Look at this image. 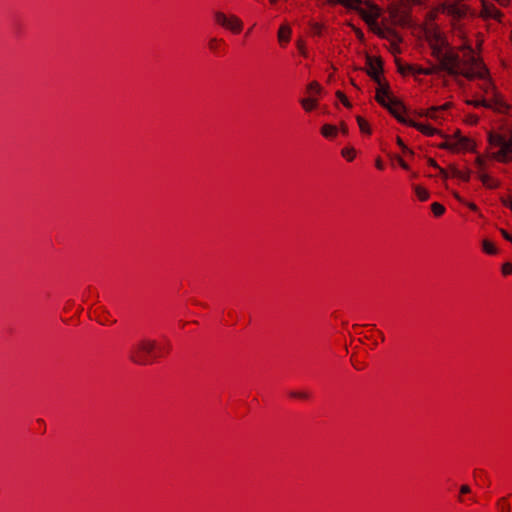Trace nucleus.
<instances>
[{
  "instance_id": "4468645a",
  "label": "nucleus",
  "mask_w": 512,
  "mask_h": 512,
  "mask_svg": "<svg viewBox=\"0 0 512 512\" xmlns=\"http://www.w3.org/2000/svg\"><path fill=\"white\" fill-rule=\"evenodd\" d=\"M481 15L484 18L494 19L501 21L503 17L502 12L492 3L483 2V8L481 11Z\"/></svg>"
},
{
  "instance_id": "473e14b6",
  "label": "nucleus",
  "mask_w": 512,
  "mask_h": 512,
  "mask_svg": "<svg viewBox=\"0 0 512 512\" xmlns=\"http://www.w3.org/2000/svg\"><path fill=\"white\" fill-rule=\"evenodd\" d=\"M482 249L488 255H495L497 253V249H496L495 245L489 240L483 241Z\"/></svg>"
},
{
  "instance_id": "423d86ee",
  "label": "nucleus",
  "mask_w": 512,
  "mask_h": 512,
  "mask_svg": "<svg viewBox=\"0 0 512 512\" xmlns=\"http://www.w3.org/2000/svg\"><path fill=\"white\" fill-rule=\"evenodd\" d=\"M444 137V141L437 144L439 149L448 150L452 153L468 152L473 151L475 148V142L469 137H449L447 135H441Z\"/></svg>"
},
{
  "instance_id": "f03ea898",
  "label": "nucleus",
  "mask_w": 512,
  "mask_h": 512,
  "mask_svg": "<svg viewBox=\"0 0 512 512\" xmlns=\"http://www.w3.org/2000/svg\"><path fill=\"white\" fill-rule=\"evenodd\" d=\"M171 351L170 342L165 339L143 337L131 344L127 357L140 366H148L166 357Z\"/></svg>"
},
{
  "instance_id": "a878e982",
  "label": "nucleus",
  "mask_w": 512,
  "mask_h": 512,
  "mask_svg": "<svg viewBox=\"0 0 512 512\" xmlns=\"http://www.w3.org/2000/svg\"><path fill=\"white\" fill-rule=\"evenodd\" d=\"M467 104L472 105L475 108L478 107H485V108H493V109H500L497 105L492 103V101L482 99V100H469L467 101Z\"/></svg>"
},
{
  "instance_id": "052dcab7",
  "label": "nucleus",
  "mask_w": 512,
  "mask_h": 512,
  "mask_svg": "<svg viewBox=\"0 0 512 512\" xmlns=\"http://www.w3.org/2000/svg\"><path fill=\"white\" fill-rule=\"evenodd\" d=\"M342 131L345 133L346 132V127L344 125H342Z\"/></svg>"
},
{
  "instance_id": "a211bd4d",
  "label": "nucleus",
  "mask_w": 512,
  "mask_h": 512,
  "mask_svg": "<svg viewBox=\"0 0 512 512\" xmlns=\"http://www.w3.org/2000/svg\"><path fill=\"white\" fill-rule=\"evenodd\" d=\"M471 173L470 169L460 170L453 164L449 165V175L451 178H458L464 182H468L471 178Z\"/></svg>"
},
{
  "instance_id": "f8f14e48",
  "label": "nucleus",
  "mask_w": 512,
  "mask_h": 512,
  "mask_svg": "<svg viewBox=\"0 0 512 512\" xmlns=\"http://www.w3.org/2000/svg\"><path fill=\"white\" fill-rule=\"evenodd\" d=\"M451 106V102H446L440 106H432L426 110L425 116L432 120L439 121L443 119V113L450 109Z\"/></svg>"
},
{
  "instance_id": "bf43d9fd",
  "label": "nucleus",
  "mask_w": 512,
  "mask_h": 512,
  "mask_svg": "<svg viewBox=\"0 0 512 512\" xmlns=\"http://www.w3.org/2000/svg\"><path fill=\"white\" fill-rule=\"evenodd\" d=\"M279 0H269L271 4H276Z\"/></svg>"
},
{
  "instance_id": "0eeeda50",
  "label": "nucleus",
  "mask_w": 512,
  "mask_h": 512,
  "mask_svg": "<svg viewBox=\"0 0 512 512\" xmlns=\"http://www.w3.org/2000/svg\"><path fill=\"white\" fill-rule=\"evenodd\" d=\"M352 330L355 334L362 336L361 341H368V345L371 349L376 347L379 342L384 341V334L382 331L378 330L375 325H359L355 324L352 326Z\"/></svg>"
},
{
  "instance_id": "aec40b11",
  "label": "nucleus",
  "mask_w": 512,
  "mask_h": 512,
  "mask_svg": "<svg viewBox=\"0 0 512 512\" xmlns=\"http://www.w3.org/2000/svg\"><path fill=\"white\" fill-rule=\"evenodd\" d=\"M208 49L215 55H219L225 49V41L222 38L212 37L207 43Z\"/></svg>"
},
{
  "instance_id": "7c9ffc66",
  "label": "nucleus",
  "mask_w": 512,
  "mask_h": 512,
  "mask_svg": "<svg viewBox=\"0 0 512 512\" xmlns=\"http://www.w3.org/2000/svg\"><path fill=\"white\" fill-rule=\"evenodd\" d=\"M431 211L435 217H441L445 213L446 209L441 203L433 202L431 204Z\"/></svg>"
},
{
  "instance_id": "f3484780",
  "label": "nucleus",
  "mask_w": 512,
  "mask_h": 512,
  "mask_svg": "<svg viewBox=\"0 0 512 512\" xmlns=\"http://www.w3.org/2000/svg\"><path fill=\"white\" fill-rule=\"evenodd\" d=\"M392 99L389 96V85L381 84L379 88L376 90L375 100L383 107H387L389 105V100Z\"/></svg>"
},
{
  "instance_id": "4d7b16f0",
  "label": "nucleus",
  "mask_w": 512,
  "mask_h": 512,
  "mask_svg": "<svg viewBox=\"0 0 512 512\" xmlns=\"http://www.w3.org/2000/svg\"><path fill=\"white\" fill-rule=\"evenodd\" d=\"M356 34H357L358 38H360V39L363 38V32L361 30H357Z\"/></svg>"
},
{
  "instance_id": "412c9836",
  "label": "nucleus",
  "mask_w": 512,
  "mask_h": 512,
  "mask_svg": "<svg viewBox=\"0 0 512 512\" xmlns=\"http://www.w3.org/2000/svg\"><path fill=\"white\" fill-rule=\"evenodd\" d=\"M377 34L381 38H385V39L390 40L392 45H397V44H399L402 41V39L399 36V34L396 31H394L392 29H389V28H387L385 30H382V29L379 28L377 30Z\"/></svg>"
},
{
  "instance_id": "8fccbe9b",
  "label": "nucleus",
  "mask_w": 512,
  "mask_h": 512,
  "mask_svg": "<svg viewBox=\"0 0 512 512\" xmlns=\"http://www.w3.org/2000/svg\"><path fill=\"white\" fill-rule=\"evenodd\" d=\"M501 234L502 236L509 242L512 243V235L510 233H508L506 230L504 229H501Z\"/></svg>"
},
{
  "instance_id": "4be33fe9",
  "label": "nucleus",
  "mask_w": 512,
  "mask_h": 512,
  "mask_svg": "<svg viewBox=\"0 0 512 512\" xmlns=\"http://www.w3.org/2000/svg\"><path fill=\"white\" fill-rule=\"evenodd\" d=\"M479 180L482 182L483 186L488 189H496L500 186L499 180L487 174L486 172L479 171Z\"/></svg>"
},
{
  "instance_id": "c85d7f7f",
  "label": "nucleus",
  "mask_w": 512,
  "mask_h": 512,
  "mask_svg": "<svg viewBox=\"0 0 512 512\" xmlns=\"http://www.w3.org/2000/svg\"><path fill=\"white\" fill-rule=\"evenodd\" d=\"M356 120H357V124L359 126L360 131L364 134L370 135L371 128H370V124L368 123V121L366 119H364L362 116H357Z\"/></svg>"
},
{
  "instance_id": "6ab92c4d",
  "label": "nucleus",
  "mask_w": 512,
  "mask_h": 512,
  "mask_svg": "<svg viewBox=\"0 0 512 512\" xmlns=\"http://www.w3.org/2000/svg\"><path fill=\"white\" fill-rule=\"evenodd\" d=\"M292 30L289 25L283 24L279 27L277 37L279 44L285 47L291 40Z\"/></svg>"
},
{
  "instance_id": "bb28decb",
  "label": "nucleus",
  "mask_w": 512,
  "mask_h": 512,
  "mask_svg": "<svg viewBox=\"0 0 512 512\" xmlns=\"http://www.w3.org/2000/svg\"><path fill=\"white\" fill-rule=\"evenodd\" d=\"M414 191H415L416 197L421 202L427 201L429 199V197H430L429 191L425 187H423L421 185H416L415 188H414Z\"/></svg>"
},
{
  "instance_id": "a18cd8bd",
  "label": "nucleus",
  "mask_w": 512,
  "mask_h": 512,
  "mask_svg": "<svg viewBox=\"0 0 512 512\" xmlns=\"http://www.w3.org/2000/svg\"><path fill=\"white\" fill-rule=\"evenodd\" d=\"M408 5H421L424 0H401Z\"/></svg>"
},
{
  "instance_id": "de8ad7c7",
  "label": "nucleus",
  "mask_w": 512,
  "mask_h": 512,
  "mask_svg": "<svg viewBox=\"0 0 512 512\" xmlns=\"http://www.w3.org/2000/svg\"><path fill=\"white\" fill-rule=\"evenodd\" d=\"M471 492V489L468 485H462L460 487V495L468 494Z\"/></svg>"
},
{
  "instance_id": "20e7f679",
  "label": "nucleus",
  "mask_w": 512,
  "mask_h": 512,
  "mask_svg": "<svg viewBox=\"0 0 512 512\" xmlns=\"http://www.w3.org/2000/svg\"><path fill=\"white\" fill-rule=\"evenodd\" d=\"M424 34L433 57H442L445 53L461 55L460 45L458 47H451L435 23H427L424 28Z\"/></svg>"
},
{
  "instance_id": "37998d69",
  "label": "nucleus",
  "mask_w": 512,
  "mask_h": 512,
  "mask_svg": "<svg viewBox=\"0 0 512 512\" xmlns=\"http://www.w3.org/2000/svg\"><path fill=\"white\" fill-rule=\"evenodd\" d=\"M479 121V118L478 116L476 115H470L467 117V123L471 124V125H476Z\"/></svg>"
},
{
  "instance_id": "9d476101",
  "label": "nucleus",
  "mask_w": 512,
  "mask_h": 512,
  "mask_svg": "<svg viewBox=\"0 0 512 512\" xmlns=\"http://www.w3.org/2000/svg\"><path fill=\"white\" fill-rule=\"evenodd\" d=\"M367 74L378 85H381V74L383 72V62L380 58H373L368 56L366 60Z\"/></svg>"
},
{
  "instance_id": "ddd939ff",
  "label": "nucleus",
  "mask_w": 512,
  "mask_h": 512,
  "mask_svg": "<svg viewBox=\"0 0 512 512\" xmlns=\"http://www.w3.org/2000/svg\"><path fill=\"white\" fill-rule=\"evenodd\" d=\"M409 126L416 128L419 132L428 137L434 135H442V132L439 129L431 126L430 124H424L416 122L414 120H409Z\"/></svg>"
},
{
  "instance_id": "2eb2a0df",
  "label": "nucleus",
  "mask_w": 512,
  "mask_h": 512,
  "mask_svg": "<svg viewBox=\"0 0 512 512\" xmlns=\"http://www.w3.org/2000/svg\"><path fill=\"white\" fill-rule=\"evenodd\" d=\"M93 316L102 325H110L116 322L114 316L103 307H96L93 310Z\"/></svg>"
},
{
  "instance_id": "e433bc0d",
  "label": "nucleus",
  "mask_w": 512,
  "mask_h": 512,
  "mask_svg": "<svg viewBox=\"0 0 512 512\" xmlns=\"http://www.w3.org/2000/svg\"><path fill=\"white\" fill-rule=\"evenodd\" d=\"M321 91V85L317 81H312L307 86V92L309 94H319Z\"/></svg>"
},
{
  "instance_id": "39448f33",
  "label": "nucleus",
  "mask_w": 512,
  "mask_h": 512,
  "mask_svg": "<svg viewBox=\"0 0 512 512\" xmlns=\"http://www.w3.org/2000/svg\"><path fill=\"white\" fill-rule=\"evenodd\" d=\"M488 143L491 149H497L491 152V159L503 164L512 162V140L506 134L489 132Z\"/></svg>"
},
{
  "instance_id": "6e6552de",
  "label": "nucleus",
  "mask_w": 512,
  "mask_h": 512,
  "mask_svg": "<svg viewBox=\"0 0 512 512\" xmlns=\"http://www.w3.org/2000/svg\"><path fill=\"white\" fill-rule=\"evenodd\" d=\"M213 19L215 24L234 35L240 34L244 27L243 21L234 14L227 15L222 11H216L213 15Z\"/></svg>"
},
{
  "instance_id": "3c124183",
  "label": "nucleus",
  "mask_w": 512,
  "mask_h": 512,
  "mask_svg": "<svg viewBox=\"0 0 512 512\" xmlns=\"http://www.w3.org/2000/svg\"><path fill=\"white\" fill-rule=\"evenodd\" d=\"M428 165L435 168V169H438L440 166L437 164L436 160L433 159V158H429L428 159Z\"/></svg>"
},
{
  "instance_id": "f257e3e1",
  "label": "nucleus",
  "mask_w": 512,
  "mask_h": 512,
  "mask_svg": "<svg viewBox=\"0 0 512 512\" xmlns=\"http://www.w3.org/2000/svg\"><path fill=\"white\" fill-rule=\"evenodd\" d=\"M460 54L445 53L442 57H434L438 64H431L428 67L418 69V74L434 75L440 71H445L449 75H461L467 79L474 77H482L486 71V65L482 59L476 55L470 43H462L460 45Z\"/></svg>"
},
{
  "instance_id": "6e6d98bb",
  "label": "nucleus",
  "mask_w": 512,
  "mask_h": 512,
  "mask_svg": "<svg viewBox=\"0 0 512 512\" xmlns=\"http://www.w3.org/2000/svg\"><path fill=\"white\" fill-rule=\"evenodd\" d=\"M454 197L461 203H465L458 193H454Z\"/></svg>"
},
{
  "instance_id": "1a4fd4ad",
  "label": "nucleus",
  "mask_w": 512,
  "mask_h": 512,
  "mask_svg": "<svg viewBox=\"0 0 512 512\" xmlns=\"http://www.w3.org/2000/svg\"><path fill=\"white\" fill-rule=\"evenodd\" d=\"M486 71L487 72L482 77L477 76V77H474L472 80H474V79L482 80L483 82L480 85V88L484 92V94L492 96L491 99H489V101H492V103H494L498 107H502L503 101H502L501 97L496 92V87L489 77V70L487 68H486Z\"/></svg>"
},
{
  "instance_id": "58836bf2",
  "label": "nucleus",
  "mask_w": 512,
  "mask_h": 512,
  "mask_svg": "<svg viewBox=\"0 0 512 512\" xmlns=\"http://www.w3.org/2000/svg\"><path fill=\"white\" fill-rule=\"evenodd\" d=\"M501 272H502L503 276L512 275V263L505 262L501 267Z\"/></svg>"
},
{
  "instance_id": "79ce46f5",
  "label": "nucleus",
  "mask_w": 512,
  "mask_h": 512,
  "mask_svg": "<svg viewBox=\"0 0 512 512\" xmlns=\"http://www.w3.org/2000/svg\"><path fill=\"white\" fill-rule=\"evenodd\" d=\"M375 167L380 171H383L385 169V165L380 157L376 158Z\"/></svg>"
},
{
  "instance_id": "4c0bfd02",
  "label": "nucleus",
  "mask_w": 512,
  "mask_h": 512,
  "mask_svg": "<svg viewBox=\"0 0 512 512\" xmlns=\"http://www.w3.org/2000/svg\"><path fill=\"white\" fill-rule=\"evenodd\" d=\"M336 97L339 99V101L347 108H351V103L350 101L348 100L347 96L345 95L344 92L340 91V90H337L336 93H335Z\"/></svg>"
},
{
  "instance_id": "9b49d317",
  "label": "nucleus",
  "mask_w": 512,
  "mask_h": 512,
  "mask_svg": "<svg viewBox=\"0 0 512 512\" xmlns=\"http://www.w3.org/2000/svg\"><path fill=\"white\" fill-rule=\"evenodd\" d=\"M388 111L398 120V122L409 126V120L405 117V107L397 99H390L389 105L386 107Z\"/></svg>"
},
{
  "instance_id": "393cba45",
  "label": "nucleus",
  "mask_w": 512,
  "mask_h": 512,
  "mask_svg": "<svg viewBox=\"0 0 512 512\" xmlns=\"http://www.w3.org/2000/svg\"><path fill=\"white\" fill-rule=\"evenodd\" d=\"M300 104L305 112H311L318 106V100L312 97L303 98Z\"/></svg>"
},
{
  "instance_id": "5fc2aeb1",
  "label": "nucleus",
  "mask_w": 512,
  "mask_h": 512,
  "mask_svg": "<svg viewBox=\"0 0 512 512\" xmlns=\"http://www.w3.org/2000/svg\"><path fill=\"white\" fill-rule=\"evenodd\" d=\"M352 363H353V366L357 369V370H361L363 369V365H357V363L355 362L354 360V357H352Z\"/></svg>"
},
{
  "instance_id": "13d9d810",
  "label": "nucleus",
  "mask_w": 512,
  "mask_h": 512,
  "mask_svg": "<svg viewBox=\"0 0 512 512\" xmlns=\"http://www.w3.org/2000/svg\"><path fill=\"white\" fill-rule=\"evenodd\" d=\"M507 137L512 140V126L508 129Z\"/></svg>"
},
{
  "instance_id": "c9c22d12",
  "label": "nucleus",
  "mask_w": 512,
  "mask_h": 512,
  "mask_svg": "<svg viewBox=\"0 0 512 512\" xmlns=\"http://www.w3.org/2000/svg\"><path fill=\"white\" fill-rule=\"evenodd\" d=\"M475 165L477 167V174L479 175V171L485 172L486 170V157L479 155L475 159Z\"/></svg>"
},
{
  "instance_id": "b1692460",
  "label": "nucleus",
  "mask_w": 512,
  "mask_h": 512,
  "mask_svg": "<svg viewBox=\"0 0 512 512\" xmlns=\"http://www.w3.org/2000/svg\"><path fill=\"white\" fill-rule=\"evenodd\" d=\"M362 0H328L327 3L329 5L340 4L346 8L350 9H358L359 4Z\"/></svg>"
},
{
  "instance_id": "ea45409f",
  "label": "nucleus",
  "mask_w": 512,
  "mask_h": 512,
  "mask_svg": "<svg viewBox=\"0 0 512 512\" xmlns=\"http://www.w3.org/2000/svg\"><path fill=\"white\" fill-rule=\"evenodd\" d=\"M396 142H397L398 146L401 147L403 152H410L411 153V150L408 149V147L404 144L403 140L400 137H397Z\"/></svg>"
},
{
  "instance_id": "603ef678",
  "label": "nucleus",
  "mask_w": 512,
  "mask_h": 512,
  "mask_svg": "<svg viewBox=\"0 0 512 512\" xmlns=\"http://www.w3.org/2000/svg\"><path fill=\"white\" fill-rule=\"evenodd\" d=\"M297 47L300 51V53H302L303 55L305 54V46H304V43L302 41H298L297 42Z\"/></svg>"
},
{
  "instance_id": "864d4df0",
  "label": "nucleus",
  "mask_w": 512,
  "mask_h": 512,
  "mask_svg": "<svg viewBox=\"0 0 512 512\" xmlns=\"http://www.w3.org/2000/svg\"><path fill=\"white\" fill-rule=\"evenodd\" d=\"M449 137H455V139H458L459 137H463V136L461 135L460 130H457L454 132L453 135H449Z\"/></svg>"
},
{
  "instance_id": "2f4dec72",
  "label": "nucleus",
  "mask_w": 512,
  "mask_h": 512,
  "mask_svg": "<svg viewBox=\"0 0 512 512\" xmlns=\"http://www.w3.org/2000/svg\"><path fill=\"white\" fill-rule=\"evenodd\" d=\"M341 155L348 161L352 162L356 157V150L352 147L343 148Z\"/></svg>"
},
{
  "instance_id": "f704fd0d",
  "label": "nucleus",
  "mask_w": 512,
  "mask_h": 512,
  "mask_svg": "<svg viewBox=\"0 0 512 512\" xmlns=\"http://www.w3.org/2000/svg\"><path fill=\"white\" fill-rule=\"evenodd\" d=\"M497 510L498 512H509L511 510L510 503L506 497H503L497 502Z\"/></svg>"
},
{
  "instance_id": "dca6fc26",
  "label": "nucleus",
  "mask_w": 512,
  "mask_h": 512,
  "mask_svg": "<svg viewBox=\"0 0 512 512\" xmlns=\"http://www.w3.org/2000/svg\"><path fill=\"white\" fill-rule=\"evenodd\" d=\"M395 62H396V66H397V71L400 74H402L403 76L419 75L417 70L421 69L420 65H418V64L402 63L400 59H396Z\"/></svg>"
},
{
  "instance_id": "cd10ccee",
  "label": "nucleus",
  "mask_w": 512,
  "mask_h": 512,
  "mask_svg": "<svg viewBox=\"0 0 512 512\" xmlns=\"http://www.w3.org/2000/svg\"><path fill=\"white\" fill-rule=\"evenodd\" d=\"M362 18L365 20L366 23L371 24L376 21V19L379 17L378 10L374 8L370 13H367L364 10H361Z\"/></svg>"
},
{
  "instance_id": "72a5a7b5",
  "label": "nucleus",
  "mask_w": 512,
  "mask_h": 512,
  "mask_svg": "<svg viewBox=\"0 0 512 512\" xmlns=\"http://www.w3.org/2000/svg\"><path fill=\"white\" fill-rule=\"evenodd\" d=\"M324 29H325V26L322 23H318V22L310 23V30H311L312 35H314V36H321Z\"/></svg>"
},
{
  "instance_id": "680f3d73",
  "label": "nucleus",
  "mask_w": 512,
  "mask_h": 512,
  "mask_svg": "<svg viewBox=\"0 0 512 512\" xmlns=\"http://www.w3.org/2000/svg\"><path fill=\"white\" fill-rule=\"evenodd\" d=\"M351 83H352V85H353L354 87H357V85L355 84V82L351 81Z\"/></svg>"
},
{
  "instance_id": "49530a36",
  "label": "nucleus",
  "mask_w": 512,
  "mask_h": 512,
  "mask_svg": "<svg viewBox=\"0 0 512 512\" xmlns=\"http://www.w3.org/2000/svg\"><path fill=\"white\" fill-rule=\"evenodd\" d=\"M397 161L402 169L409 170V165L401 157H398Z\"/></svg>"
},
{
  "instance_id": "09e8293b",
  "label": "nucleus",
  "mask_w": 512,
  "mask_h": 512,
  "mask_svg": "<svg viewBox=\"0 0 512 512\" xmlns=\"http://www.w3.org/2000/svg\"><path fill=\"white\" fill-rule=\"evenodd\" d=\"M471 211H478V206L473 202H465L464 203Z\"/></svg>"
},
{
  "instance_id": "c03bdc74",
  "label": "nucleus",
  "mask_w": 512,
  "mask_h": 512,
  "mask_svg": "<svg viewBox=\"0 0 512 512\" xmlns=\"http://www.w3.org/2000/svg\"><path fill=\"white\" fill-rule=\"evenodd\" d=\"M438 171H439V174L443 177V178H449L450 175H449V167L447 169H444L442 167H439L438 168Z\"/></svg>"
},
{
  "instance_id": "5701e85b",
  "label": "nucleus",
  "mask_w": 512,
  "mask_h": 512,
  "mask_svg": "<svg viewBox=\"0 0 512 512\" xmlns=\"http://www.w3.org/2000/svg\"><path fill=\"white\" fill-rule=\"evenodd\" d=\"M338 134V128L332 124H324L321 127V135L327 139H333Z\"/></svg>"
},
{
  "instance_id": "c756f323",
  "label": "nucleus",
  "mask_w": 512,
  "mask_h": 512,
  "mask_svg": "<svg viewBox=\"0 0 512 512\" xmlns=\"http://www.w3.org/2000/svg\"><path fill=\"white\" fill-rule=\"evenodd\" d=\"M390 15H401V18L398 20V23L404 25L407 23L409 13L405 9L394 8L390 11Z\"/></svg>"
},
{
  "instance_id": "a19ab883",
  "label": "nucleus",
  "mask_w": 512,
  "mask_h": 512,
  "mask_svg": "<svg viewBox=\"0 0 512 512\" xmlns=\"http://www.w3.org/2000/svg\"><path fill=\"white\" fill-rule=\"evenodd\" d=\"M501 202L505 207L512 211V197L503 198Z\"/></svg>"
},
{
  "instance_id": "7ed1b4c3",
  "label": "nucleus",
  "mask_w": 512,
  "mask_h": 512,
  "mask_svg": "<svg viewBox=\"0 0 512 512\" xmlns=\"http://www.w3.org/2000/svg\"><path fill=\"white\" fill-rule=\"evenodd\" d=\"M469 8L467 5L459 2L455 3H443L434 10L429 12L430 19H433L435 15L438 13H443L451 17V25L454 32V35L461 40H464L463 43L469 41L465 40L466 32L461 24V21L464 20L468 16Z\"/></svg>"
}]
</instances>
